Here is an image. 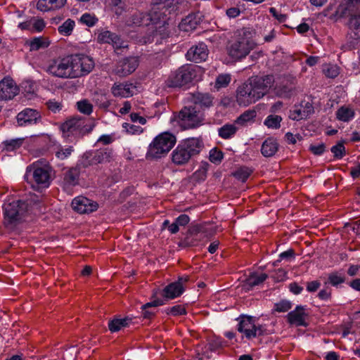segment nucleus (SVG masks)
Listing matches in <instances>:
<instances>
[{
  "mask_svg": "<svg viewBox=\"0 0 360 360\" xmlns=\"http://www.w3.org/2000/svg\"><path fill=\"white\" fill-rule=\"evenodd\" d=\"M274 83L272 75L251 77L237 88V103L246 107L256 103L269 93Z\"/></svg>",
  "mask_w": 360,
  "mask_h": 360,
  "instance_id": "1",
  "label": "nucleus"
},
{
  "mask_svg": "<svg viewBox=\"0 0 360 360\" xmlns=\"http://www.w3.org/2000/svg\"><path fill=\"white\" fill-rule=\"evenodd\" d=\"M3 226L8 232L18 233L30 214V205L20 199H8L3 205Z\"/></svg>",
  "mask_w": 360,
  "mask_h": 360,
  "instance_id": "2",
  "label": "nucleus"
},
{
  "mask_svg": "<svg viewBox=\"0 0 360 360\" xmlns=\"http://www.w3.org/2000/svg\"><path fill=\"white\" fill-rule=\"evenodd\" d=\"M254 35L255 32L250 28L237 30L234 32L233 39L227 47L229 56L236 60L245 58L257 45L253 39Z\"/></svg>",
  "mask_w": 360,
  "mask_h": 360,
  "instance_id": "3",
  "label": "nucleus"
},
{
  "mask_svg": "<svg viewBox=\"0 0 360 360\" xmlns=\"http://www.w3.org/2000/svg\"><path fill=\"white\" fill-rule=\"evenodd\" d=\"M203 148L202 141L196 138L187 139L181 142L172 153V161L176 165H184L198 155Z\"/></svg>",
  "mask_w": 360,
  "mask_h": 360,
  "instance_id": "4",
  "label": "nucleus"
},
{
  "mask_svg": "<svg viewBox=\"0 0 360 360\" xmlns=\"http://www.w3.org/2000/svg\"><path fill=\"white\" fill-rule=\"evenodd\" d=\"M176 142V136L169 132H163L157 136L150 143L147 156L158 159L166 155Z\"/></svg>",
  "mask_w": 360,
  "mask_h": 360,
  "instance_id": "5",
  "label": "nucleus"
},
{
  "mask_svg": "<svg viewBox=\"0 0 360 360\" xmlns=\"http://www.w3.org/2000/svg\"><path fill=\"white\" fill-rule=\"evenodd\" d=\"M72 79L82 77L89 75L94 68V59L83 53L69 56Z\"/></svg>",
  "mask_w": 360,
  "mask_h": 360,
  "instance_id": "6",
  "label": "nucleus"
},
{
  "mask_svg": "<svg viewBox=\"0 0 360 360\" xmlns=\"http://www.w3.org/2000/svg\"><path fill=\"white\" fill-rule=\"evenodd\" d=\"M179 126L184 129H194L202 124L203 115L196 106L188 105L183 108L174 116Z\"/></svg>",
  "mask_w": 360,
  "mask_h": 360,
  "instance_id": "7",
  "label": "nucleus"
},
{
  "mask_svg": "<svg viewBox=\"0 0 360 360\" xmlns=\"http://www.w3.org/2000/svg\"><path fill=\"white\" fill-rule=\"evenodd\" d=\"M50 172L51 169L48 165L37 162L27 168L25 177L27 181L33 180L38 186L45 188L50 184Z\"/></svg>",
  "mask_w": 360,
  "mask_h": 360,
  "instance_id": "8",
  "label": "nucleus"
},
{
  "mask_svg": "<svg viewBox=\"0 0 360 360\" xmlns=\"http://www.w3.org/2000/svg\"><path fill=\"white\" fill-rule=\"evenodd\" d=\"M196 77V68L184 65L169 75L167 84L169 87H181L191 82Z\"/></svg>",
  "mask_w": 360,
  "mask_h": 360,
  "instance_id": "9",
  "label": "nucleus"
},
{
  "mask_svg": "<svg viewBox=\"0 0 360 360\" xmlns=\"http://www.w3.org/2000/svg\"><path fill=\"white\" fill-rule=\"evenodd\" d=\"M88 120L85 117H77L69 119L64 122L60 129L64 136H82L92 130V127L87 124Z\"/></svg>",
  "mask_w": 360,
  "mask_h": 360,
  "instance_id": "10",
  "label": "nucleus"
},
{
  "mask_svg": "<svg viewBox=\"0 0 360 360\" xmlns=\"http://www.w3.org/2000/svg\"><path fill=\"white\" fill-rule=\"evenodd\" d=\"M46 72L56 77L72 79L69 56L49 61Z\"/></svg>",
  "mask_w": 360,
  "mask_h": 360,
  "instance_id": "11",
  "label": "nucleus"
},
{
  "mask_svg": "<svg viewBox=\"0 0 360 360\" xmlns=\"http://www.w3.org/2000/svg\"><path fill=\"white\" fill-rule=\"evenodd\" d=\"M238 330L245 334V337L251 339L257 335H263L265 329L262 326H256L254 320L250 316H242L238 326Z\"/></svg>",
  "mask_w": 360,
  "mask_h": 360,
  "instance_id": "12",
  "label": "nucleus"
},
{
  "mask_svg": "<svg viewBox=\"0 0 360 360\" xmlns=\"http://www.w3.org/2000/svg\"><path fill=\"white\" fill-rule=\"evenodd\" d=\"M113 157L112 149L105 148L96 150L90 153L86 154V163L85 166L105 164L111 161Z\"/></svg>",
  "mask_w": 360,
  "mask_h": 360,
  "instance_id": "13",
  "label": "nucleus"
},
{
  "mask_svg": "<svg viewBox=\"0 0 360 360\" xmlns=\"http://www.w3.org/2000/svg\"><path fill=\"white\" fill-rule=\"evenodd\" d=\"M159 18L160 15H158L155 11L148 13L136 12L130 17L127 23L129 26H147L150 24L157 23Z\"/></svg>",
  "mask_w": 360,
  "mask_h": 360,
  "instance_id": "14",
  "label": "nucleus"
},
{
  "mask_svg": "<svg viewBox=\"0 0 360 360\" xmlns=\"http://www.w3.org/2000/svg\"><path fill=\"white\" fill-rule=\"evenodd\" d=\"M139 66L137 57H127L120 60L114 69V72L119 77H126L133 72Z\"/></svg>",
  "mask_w": 360,
  "mask_h": 360,
  "instance_id": "15",
  "label": "nucleus"
},
{
  "mask_svg": "<svg viewBox=\"0 0 360 360\" xmlns=\"http://www.w3.org/2000/svg\"><path fill=\"white\" fill-rule=\"evenodd\" d=\"M74 210L80 214H88L94 212L98 208V204L84 196H78L72 202Z\"/></svg>",
  "mask_w": 360,
  "mask_h": 360,
  "instance_id": "16",
  "label": "nucleus"
},
{
  "mask_svg": "<svg viewBox=\"0 0 360 360\" xmlns=\"http://www.w3.org/2000/svg\"><path fill=\"white\" fill-rule=\"evenodd\" d=\"M308 316L306 308L303 306H297L293 311L288 314L287 319L291 325L306 327L308 325L307 322Z\"/></svg>",
  "mask_w": 360,
  "mask_h": 360,
  "instance_id": "17",
  "label": "nucleus"
},
{
  "mask_svg": "<svg viewBox=\"0 0 360 360\" xmlns=\"http://www.w3.org/2000/svg\"><path fill=\"white\" fill-rule=\"evenodd\" d=\"M18 87L12 79L4 78L0 82V100H11L18 94Z\"/></svg>",
  "mask_w": 360,
  "mask_h": 360,
  "instance_id": "18",
  "label": "nucleus"
},
{
  "mask_svg": "<svg viewBox=\"0 0 360 360\" xmlns=\"http://www.w3.org/2000/svg\"><path fill=\"white\" fill-rule=\"evenodd\" d=\"M207 56L208 50L207 46L203 43L191 47L186 53L187 59L195 63L205 60Z\"/></svg>",
  "mask_w": 360,
  "mask_h": 360,
  "instance_id": "19",
  "label": "nucleus"
},
{
  "mask_svg": "<svg viewBox=\"0 0 360 360\" xmlns=\"http://www.w3.org/2000/svg\"><path fill=\"white\" fill-rule=\"evenodd\" d=\"M40 119L39 112L31 108H26L17 115V121L20 126L36 124Z\"/></svg>",
  "mask_w": 360,
  "mask_h": 360,
  "instance_id": "20",
  "label": "nucleus"
},
{
  "mask_svg": "<svg viewBox=\"0 0 360 360\" xmlns=\"http://www.w3.org/2000/svg\"><path fill=\"white\" fill-rule=\"evenodd\" d=\"M136 89L132 83H115L111 88V92L114 96L127 98L134 95Z\"/></svg>",
  "mask_w": 360,
  "mask_h": 360,
  "instance_id": "21",
  "label": "nucleus"
},
{
  "mask_svg": "<svg viewBox=\"0 0 360 360\" xmlns=\"http://www.w3.org/2000/svg\"><path fill=\"white\" fill-rule=\"evenodd\" d=\"M214 98L207 93L196 92L191 96V101L194 105L201 108H208L213 105Z\"/></svg>",
  "mask_w": 360,
  "mask_h": 360,
  "instance_id": "22",
  "label": "nucleus"
},
{
  "mask_svg": "<svg viewBox=\"0 0 360 360\" xmlns=\"http://www.w3.org/2000/svg\"><path fill=\"white\" fill-rule=\"evenodd\" d=\"M80 169L77 167H72L64 174L63 185L66 188L74 186L79 183Z\"/></svg>",
  "mask_w": 360,
  "mask_h": 360,
  "instance_id": "23",
  "label": "nucleus"
},
{
  "mask_svg": "<svg viewBox=\"0 0 360 360\" xmlns=\"http://www.w3.org/2000/svg\"><path fill=\"white\" fill-rule=\"evenodd\" d=\"M66 0H39L37 4L38 10L46 12L62 8Z\"/></svg>",
  "mask_w": 360,
  "mask_h": 360,
  "instance_id": "24",
  "label": "nucleus"
},
{
  "mask_svg": "<svg viewBox=\"0 0 360 360\" xmlns=\"http://www.w3.org/2000/svg\"><path fill=\"white\" fill-rule=\"evenodd\" d=\"M278 149V143L276 140L273 138H269L263 142L261 153L264 157H272L277 152Z\"/></svg>",
  "mask_w": 360,
  "mask_h": 360,
  "instance_id": "25",
  "label": "nucleus"
},
{
  "mask_svg": "<svg viewBox=\"0 0 360 360\" xmlns=\"http://www.w3.org/2000/svg\"><path fill=\"white\" fill-rule=\"evenodd\" d=\"M184 290V287L174 282L167 285L163 290V295L167 299H174L180 296Z\"/></svg>",
  "mask_w": 360,
  "mask_h": 360,
  "instance_id": "26",
  "label": "nucleus"
},
{
  "mask_svg": "<svg viewBox=\"0 0 360 360\" xmlns=\"http://www.w3.org/2000/svg\"><path fill=\"white\" fill-rule=\"evenodd\" d=\"M198 21L195 19V16L193 15H188L184 18L179 23V29L184 32H190L195 30L197 27Z\"/></svg>",
  "mask_w": 360,
  "mask_h": 360,
  "instance_id": "27",
  "label": "nucleus"
},
{
  "mask_svg": "<svg viewBox=\"0 0 360 360\" xmlns=\"http://www.w3.org/2000/svg\"><path fill=\"white\" fill-rule=\"evenodd\" d=\"M222 345L221 342L217 340H214L209 343L208 347L206 348L205 351H203L202 348H200V347H198L197 348V358H198L199 360H203L205 358L210 359V356L207 353V350H210L211 352L216 351L218 348L221 347Z\"/></svg>",
  "mask_w": 360,
  "mask_h": 360,
  "instance_id": "28",
  "label": "nucleus"
},
{
  "mask_svg": "<svg viewBox=\"0 0 360 360\" xmlns=\"http://www.w3.org/2000/svg\"><path fill=\"white\" fill-rule=\"evenodd\" d=\"M131 319L129 318L114 319L109 321L108 328L110 332L115 333L129 326Z\"/></svg>",
  "mask_w": 360,
  "mask_h": 360,
  "instance_id": "29",
  "label": "nucleus"
},
{
  "mask_svg": "<svg viewBox=\"0 0 360 360\" xmlns=\"http://www.w3.org/2000/svg\"><path fill=\"white\" fill-rule=\"evenodd\" d=\"M268 276L264 274H252L249 276V277L246 279V285L248 286V289L250 290L254 286L258 285L260 283H263L266 278Z\"/></svg>",
  "mask_w": 360,
  "mask_h": 360,
  "instance_id": "30",
  "label": "nucleus"
},
{
  "mask_svg": "<svg viewBox=\"0 0 360 360\" xmlns=\"http://www.w3.org/2000/svg\"><path fill=\"white\" fill-rule=\"evenodd\" d=\"M337 118L343 122H348L354 116V111L346 106H342L336 112Z\"/></svg>",
  "mask_w": 360,
  "mask_h": 360,
  "instance_id": "31",
  "label": "nucleus"
},
{
  "mask_svg": "<svg viewBox=\"0 0 360 360\" xmlns=\"http://www.w3.org/2000/svg\"><path fill=\"white\" fill-rule=\"evenodd\" d=\"M237 127L235 124H227L222 126L219 129V135L220 137L224 139L231 138L235 135L237 131Z\"/></svg>",
  "mask_w": 360,
  "mask_h": 360,
  "instance_id": "32",
  "label": "nucleus"
},
{
  "mask_svg": "<svg viewBox=\"0 0 360 360\" xmlns=\"http://www.w3.org/2000/svg\"><path fill=\"white\" fill-rule=\"evenodd\" d=\"M162 304H163L162 301L160 300H156L151 302H148V303L143 304L141 307L143 317L144 319H151L154 315V312L153 311L149 310L148 309L152 307H158V306H160Z\"/></svg>",
  "mask_w": 360,
  "mask_h": 360,
  "instance_id": "33",
  "label": "nucleus"
},
{
  "mask_svg": "<svg viewBox=\"0 0 360 360\" xmlns=\"http://www.w3.org/2000/svg\"><path fill=\"white\" fill-rule=\"evenodd\" d=\"M29 45L31 51H37L48 47L49 42L42 37H34L29 42Z\"/></svg>",
  "mask_w": 360,
  "mask_h": 360,
  "instance_id": "34",
  "label": "nucleus"
},
{
  "mask_svg": "<svg viewBox=\"0 0 360 360\" xmlns=\"http://www.w3.org/2000/svg\"><path fill=\"white\" fill-rule=\"evenodd\" d=\"M282 117L279 115H270L264 120V124L268 128L278 129L281 127Z\"/></svg>",
  "mask_w": 360,
  "mask_h": 360,
  "instance_id": "35",
  "label": "nucleus"
},
{
  "mask_svg": "<svg viewBox=\"0 0 360 360\" xmlns=\"http://www.w3.org/2000/svg\"><path fill=\"white\" fill-rule=\"evenodd\" d=\"M75 25L74 20L68 19L58 27V32L64 36H69L71 34Z\"/></svg>",
  "mask_w": 360,
  "mask_h": 360,
  "instance_id": "36",
  "label": "nucleus"
},
{
  "mask_svg": "<svg viewBox=\"0 0 360 360\" xmlns=\"http://www.w3.org/2000/svg\"><path fill=\"white\" fill-rule=\"evenodd\" d=\"M345 281L344 274L339 272H333L328 275V282L333 286H338Z\"/></svg>",
  "mask_w": 360,
  "mask_h": 360,
  "instance_id": "37",
  "label": "nucleus"
},
{
  "mask_svg": "<svg viewBox=\"0 0 360 360\" xmlns=\"http://www.w3.org/2000/svg\"><path fill=\"white\" fill-rule=\"evenodd\" d=\"M252 170L248 167H243L238 169L233 174L234 176L241 181L242 182H245L248 178L252 174Z\"/></svg>",
  "mask_w": 360,
  "mask_h": 360,
  "instance_id": "38",
  "label": "nucleus"
},
{
  "mask_svg": "<svg viewBox=\"0 0 360 360\" xmlns=\"http://www.w3.org/2000/svg\"><path fill=\"white\" fill-rule=\"evenodd\" d=\"M77 106L78 110L85 115H90L93 111V105L86 99L78 101Z\"/></svg>",
  "mask_w": 360,
  "mask_h": 360,
  "instance_id": "39",
  "label": "nucleus"
},
{
  "mask_svg": "<svg viewBox=\"0 0 360 360\" xmlns=\"http://www.w3.org/2000/svg\"><path fill=\"white\" fill-rule=\"evenodd\" d=\"M73 151L74 148L72 146L63 148L59 146L58 150L55 151V155L58 159L65 160L70 157Z\"/></svg>",
  "mask_w": 360,
  "mask_h": 360,
  "instance_id": "40",
  "label": "nucleus"
},
{
  "mask_svg": "<svg viewBox=\"0 0 360 360\" xmlns=\"http://www.w3.org/2000/svg\"><path fill=\"white\" fill-rule=\"evenodd\" d=\"M256 116V112L255 110H246L242 115H240L236 120V124H244L245 123L252 120Z\"/></svg>",
  "mask_w": 360,
  "mask_h": 360,
  "instance_id": "41",
  "label": "nucleus"
},
{
  "mask_svg": "<svg viewBox=\"0 0 360 360\" xmlns=\"http://www.w3.org/2000/svg\"><path fill=\"white\" fill-rule=\"evenodd\" d=\"M231 76L228 74L219 75L215 81V88L219 89L229 85L231 82Z\"/></svg>",
  "mask_w": 360,
  "mask_h": 360,
  "instance_id": "42",
  "label": "nucleus"
},
{
  "mask_svg": "<svg viewBox=\"0 0 360 360\" xmlns=\"http://www.w3.org/2000/svg\"><path fill=\"white\" fill-rule=\"evenodd\" d=\"M209 165L207 162L202 163L199 169L193 174V178L198 181H203L207 176V172Z\"/></svg>",
  "mask_w": 360,
  "mask_h": 360,
  "instance_id": "43",
  "label": "nucleus"
},
{
  "mask_svg": "<svg viewBox=\"0 0 360 360\" xmlns=\"http://www.w3.org/2000/svg\"><path fill=\"white\" fill-rule=\"evenodd\" d=\"M324 75L329 78H335L339 75V68L334 65H326L323 68Z\"/></svg>",
  "mask_w": 360,
  "mask_h": 360,
  "instance_id": "44",
  "label": "nucleus"
},
{
  "mask_svg": "<svg viewBox=\"0 0 360 360\" xmlns=\"http://www.w3.org/2000/svg\"><path fill=\"white\" fill-rule=\"evenodd\" d=\"M115 34L108 30H103L98 35V41L101 43L110 44Z\"/></svg>",
  "mask_w": 360,
  "mask_h": 360,
  "instance_id": "45",
  "label": "nucleus"
},
{
  "mask_svg": "<svg viewBox=\"0 0 360 360\" xmlns=\"http://www.w3.org/2000/svg\"><path fill=\"white\" fill-rule=\"evenodd\" d=\"M23 139H11L4 141V148L8 151H12L19 148L22 143Z\"/></svg>",
  "mask_w": 360,
  "mask_h": 360,
  "instance_id": "46",
  "label": "nucleus"
},
{
  "mask_svg": "<svg viewBox=\"0 0 360 360\" xmlns=\"http://www.w3.org/2000/svg\"><path fill=\"white\" fill-rule=\"evenodd\" d=\"M115 51L122 50L128 47L127 41L122 40L118 35L115 34L110 43Z\"/></svg>",
  "mask_w": 360,
  "mask_h": 360,
  "instance_id": "47",
  "label": "nucleus"
},
{
  "mask_svg": "<svg viewBox=\"0 0 360 360\" xmlns=\"http://www.w3.org/2000/svg\"><path fill=\"white\" fill-rule=\"evenodd\" d=\"M331 152L335 158L341 159L345 155V148L342 143H338L331 148Z\"/></svg>",
  "mask_w": 360,
  "mask_h": 360,
  "instance_id": "48",
  "label": "nucleus"
},
{
  "mask_svg": "<svg viewBox=\"0 0 360 360\" xmlns=\"http://www.w3.org/2000/svg\"><path fill=\"white\" fill-rule=\"evenodd\" d=\"M223 153L214 148L210 150L209 159L214 164H219L223 159Z\"/></svg>",
  "mask_w": 360,
  "mask_h": 360,
  "instance_id": "49",
  "label": "nucleus"
},
{
  "mask_svg": "<svg viewBox=\"0 0 360 360\" xmlns=\"http://www.w3.org/2000/svg\"><path fill=\"white\" fill-rule=\"evenodd\" d=\"M165 312L167 314H171L172 316H179L186 314V309L181 305H175L172 307L168 308L165 310Z\"/></svg>",
  "mask_w": 360,
  "mask_h": 360,
  "instance_id": "50",
  "label": "nucleus"
},
{
  "mask_svg": "<svg viewBox=\"0 0 360 360\" xmlns=\"http://www.w3.org/2000/svg\"><path fill=\"white\" fill-rule=\"evenodd\" d=\"M46 105L48 109L54 113L60 112L63 108L62 103L54 99L48 101Z\"/></svg>",
  "mask_w": 360,
  "mask_h": 360,
  "instance_id": "51",
  "label": "nucleus"
},
{
  "mask_svg": "<svg viewBox=\"0 0 360 360\" xmlns=\"http://www.w3.org/2000/svg\"><path fill=\"white\" fill-rule=\"evenodd\" d=\"M97 18L89 13H84L82 15L80 21L89 27L93 26L97 22Z\"/></svg>",
  "mask_w": 360,
  "mask_h": 360,
  "instance_id": "52",
  "label": "nucleus"
},
{
  "mask_svg": "<svg viewBox=\"0 0 360 360\" xmlns=\"http://www.w3.org/2000/svg\"><path fill=\"white\" fill-rule=\"evenodd\" d=\"M195 233L193 235V240H200L202 238H207L208 234L207 230L204 226H198L195 228Z\"/></svg>",
  "mask_w": 360,
  "mask_h": 360,
  "instance_id": "53",
  "label": "nucleus"
},
{
  "mask_svg": "<svg viewBox=\"0 0 360 360\" xmlns=\"http://www.w3.org/2000/svg\"><path fill=\"white\" fill-rule=\"evenodd\" d=\"M290 117L292 120H300L307 118L308 115L307 112H305L304 110L300 107V108L295 110Z\"/></svg>",
  "mask_w": 360,
  "mask_h": 360,
  "instance_id": "54",
  "label": "nucleus"
},
{
  "mask_svg": "<svg viewBox=\"0 0 360 360\" xmlns=\"http://www.w3.org/2000/svg\"><path fill=\"white\" fill-rule=\"evenodd\" d=\"M291 308V304L288 301H281L275 304V310L278 312H285Z\"/></svg>",
  "mask_w": 360,
  "mask_h": 360,
  "instance_id": "55",
  "label": "nucleus"
},
{
  "mask_svg": "<svg viewBox=\"0 0 360 360\" xmlns=\"http://www.w3.org/2000/svg\"><path fill=\"white\" fill-rule=\"evenodd\" d=\"M96 104L100 108L107 109L110 105V102L107 99L105 95H100L96 100Z\"/></svg>",
  "mask_w": 360,
  "mask_h": 360,
  "instance_id": "56",
  "label": "nucleus"
},
{
  "mask_svg": "<svg viewBox=\"0 0 360 360\" xmlns=\"http://www.w3.org/2000/svg\"><path fill=\"white\" fill-rule=\"evenodd\" d=\"M123 127L126 129L127 131L130 134H140L143 131L141 127L134 124L124 123Z\"/></svg>",
  "mask_w": 360,
  "mask_h": 360,
  "instance_id": "57",
  "label": "nucleus"
},
{
  "mask_svg": "<svg viewBox=\"0 0 360 360\" xmlns=\"http://www.w3.org/2000/svg\"><path fill=\"white\" fill-rule=\"evenodd\" d=\"M32 31H41L45 27V24L43 20L41 19H32Z\"/></svg>",
  "mask_w": 360,
  "mask_h": 360,
  "instance_id": "58",
  "label": "nucleus"
},
{
  "mask_svg": "<svg viewBox=\"0 0 360 360\" xmlns=\"http://www.w3.org/2000/svg\"><path fill=\"white\" fill-rule=\"evenodd\" d=\"M309 150L316 155H321L325 150V146L323 143H320L318 145H311L309 147Z\"/></svg>",
  "mask_w": 360,
  "mask_h": 360,
  "instance_id": "59",
  "label": "nucleus"
},
{
  "mask_svg": "<svg viewBox=\"0 0 360 360\" xmlns=\"http://www.w3.org/2000/svg\"><path fill=\"white\" fill-rule=\"evenodd\" d=\"M285 138L286 141L290 144H295L297 143V140L302 139V136L300 134L294 135L290 132L286 133Z\"/></svg>",
  "mask_w": 360,
  "mask_h": 360,
  "instance_id": "60",
  "label": "nucleus"
},
{
  "mask_svg": "<svg viewBox=\"0 0 360 360\" xmlns=\"http://www.w3.org/2000/svg\"><path fill=\"white\" fill-rule=\"evenodd\" d=\"M321 286V283L318 281H313L307 283V290L310 292H316Z\"/></svg>",
  "mask_w": 360,
  "mask_h": 360,
  "instance_id": "61",
  "label": "nucleus"
},
{
  "mask_svg": "<svg viewBox=\"0 0 360 360\" xmlns=\"http://www.w3.org/2000/svg\"><path fill=\"white\" fill-rule=\"evenodd\" d=\"M179 226H185L190 221V218L187 214H183L178 217L176 220Z\"/></svg>",
  "mask_w": 360,
  "mask_h": 360,
  "instance_id": "62",
  "label": "nucleus"
},
{
  "mask_svg": "<svg viewBox=\"0 0 360 360\" xmlns=\"http://www.w3.org/2000/svg\"><path fill=\"white\" fill-rule=\"evenodd\" d=\"M318 297L323 300H328L331 297V290L328 287L325 288L319 291Z\"/></svg>",
  "mask_w": 360,
  "mask_h": 360,
  "instance_id": "63",
  "label": "nucleus"
},
{
  "mask_svg": "<svg viewBox=\"0 0 360 360\" xmlns=\"http://www.w3.org/2000/svg\"><path fill=\"white\" fill-rule=\"evenodd\" d=\"M350 25L354 29H360V13L350 19Z\"/></svg>",
  "mask_w": 360,
  "mask_h": 360,
  "instance_id": "64",
  "label": "nucleus"
}]
</instances>
